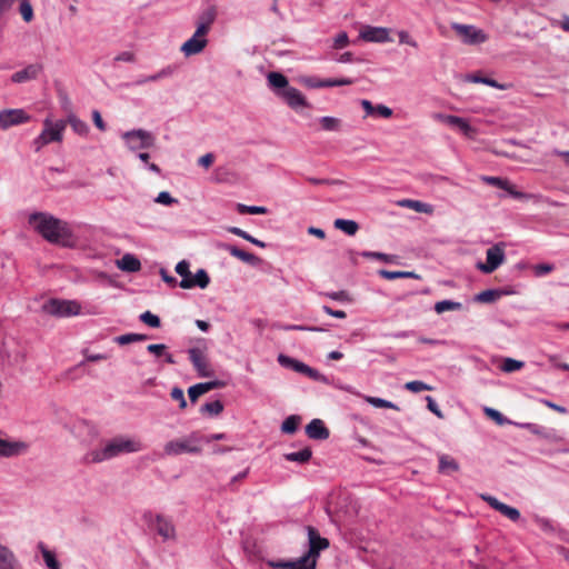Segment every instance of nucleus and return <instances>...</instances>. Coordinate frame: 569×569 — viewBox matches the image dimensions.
Masks as SVG:
<instances>
[{
  "label": "nucleus",
  "mask_w": 569,
  "mask_h": 569,
  "mask_svg": "<svg viewBox=\"0 0 569 569\" xmlns=\"http://www.w3.org/2000/svg\"><path fill=\"white\" fill-rule=\"evenodd\" d=\"M138 158L143 162V166H144L146 169L154 172L156 174H160L161 173V170L158 167V164L149 161V159H150V154L149 153H147V152H139L138 153Z\"/></svg>",
  "instance_id": "nucleus-53"
},
{
  "label": "nucleus",
  "mask_w": 569,
  "mask_h": 569,
  "mask_svg": "<svg viewBox=\"0 0 569 569\" xmlns=\"http://www.w3.org/2000/svg\"><path fill=\"white\" fill-rule=\"evenodd\" d=\"M117 267L127 272H137L141 269L140 260L131 253H126L116 261Z\"/></svg>",
  "instance_id": "nucleus-26"
},
{
  "label": "nucleus",
  "mask_w": 569,
  "mask_h": 569,
  "mask_svg": "<svg viewBox=\"0 0 569 569\" xmlns=\"http://www.w3.org/2000/svg\"><path fill=\"white\" fill-rule=\"evenodd\" d=\"M505 243L499 242L487 249L486 262H478L477 268L483 273H492L505 261Z\"/></svg>",
  "instance_id": "nucleus-8"
},
{
  "label": "nucleus",
  "mask_w": 569,
  "mask_h": 569,
  "mask_svg": "<svg viewBox=\"0 0 569 569\" xmlns=\"http://www.w3.org/2000/svg\"><path fill=\"white\" fill-rule=\"evenodd\" d=\"M435 118L452 128H457L466 137H472L475 133V129L469 124V122L466 119L461 117L437 113L435 114Z\"/></svg>",
  "instance_id": "nucleus-17"
},
{
  "label": "nucleus",
  "mask_w": 569,
  "mask_h": 569,
  "mask_svg": "<svg viewBox=\"0 0 569 569\" xmlns=\"http://www.w3.org/2000/svg\"><path fill=\"white\" fill-rule=\"evenodd\" d=\"M296 372L302 373L315 381L327 382V378L322 373L301 361L296 365Z\"/></svg>",
  "instance_id": "nucleus-32"
},
{
  "label": "nucleus",
  "mask_w": 569,
  "mask_h": 569,
  "mask_svg": "<svg viewBox=\"0 0 569 569\" xmlns=\"http://www.w3.org/2000/svg\"><path fill=\"white\" fill-rule=\"evenodd\" d=\"M189 360L191 361L194 370L197 371L199 377H211L213 376V370L211 365L207 358L206 352L200 348H190L188 350Z\"/></svg>",
  "instance_id": "nucleus-12"
},
{
  "label": "nucleus",
  "mask_w": 569,
  "mask_h": 569,
  "mask_svg": "<svg viewBox=\"0 0 569 569\" xmlns=\"http://www.w3.org/2000/svg\"><path fill=\"white\" fill-rule=\"evenodd\" d=\"M555 269L552 263H539L533 266V273L536 277H542Z\"/></svg>",
  "instance_id": "nucleus-57"
},
{
  "label": "nucleus",
  "mask_w": 569,
  "mask_h": 569,
  "mask_svg": "<svg viewBox=\"0 0 569 569\" xmlns=\"http://www.w3.org/2000/svg\"><path fill=\"white\" fill-rule=\"evenodd\" d=\"M42 70L43 67L40 63L28 64L24 69L14 72L11 76V81L13 83H24L34 80L39 77Z\"/></svg>",
  "instance_id": "nucleus-18"
},
{
  "label": "nucleus",
  "mask_w": 569,
  "mask_h": 569,
  "mask_svg": "<svg viewBox=\"0 0 569 569\" xmlns=\"http://www.w3.org/2000/svg\"><path fill=\"white\" fill-rule=\"evenodd\" d=\"M19 1H20L19 11L22 16V19L26 22H30L33 19V9L30 3V0H19Z\"/></svg>",
  "instance_id": "nucleus-48"
},
{
  "label": "nucleus",
  "mask_w": 569,
  "mask_h": 569,
  "mask_svg": "<svg viewBox=\"0 0 569 569\" xmlns=\"http://www.w3.org/2000/svg\"><path fill=\"white\" fill-rule=\"evenodd\" d=\"M452 29L462 37L463 42L467 44H478L487 40L486 34L482 30L477 29L473 26L453 23Z\"/></svg>",
  "instance_id": "nucleus-13"
},
{
  "label": "nucleus",
  "mask_w": 569,
  "mask_h": 569,
  "mask_svg": "<svg viewBox=\"0 0 569 569\" xmlns=\"http://www.w3.org/2000/svg\"><path fill=\"white\" fill-rule=\"evenodd\" d=\"M166 349L167 347L162 343L149 345L147 347V350L157 357H162V355H164Z\"/></svg>",
  "instance_id": "nucleus-61"
},
{
  "label": "nucleus",
  "mask_w": 569,
  "mask_h": 569,
  "mask_svg": "<svg viewBox=\"0 0 569 569\" xmlns=\"http://www.w3.org/2000/svg\"><path fill=\"white\" fill-rule=\"evenodd\" d=\"M236 209L240 214H264L268 212L266 207L247 206L243 203H237Z\"/></svg>",
  "instance_id": "nucleus-39"
},
{
  "label": "nucleus",
  "mask_w": 569,
  "mask_h": 569,
  "mask_svg": "<svg viewBox=\"0 0 569 569\" xmlns=\"http://www.w3.org/2000/svg\"><path fill=\"white\" fill-rule=\"evenodd\" d=\"M349 43V37L347 32L342 31L338 33L333 40V48L335 49H342L347 47Z\"/></svg>",
  "instance_id": "nucleus-58"
},
{
  "label": "nucleus",
  "mask_w": 569,
  "mask_h": 569,
  "mask_svg": "<svg viewBox=\"0 0 569 569\" xmlns=\"http://www.w3.org/2000/svg\"><path fill=\"white\" fill-rule=\"evenodd\" d=\"M140 450H142V445L139 440L118 436L106 441L100 449L89 451L83 459L87 463H100L120 455L138 452Z\"/></svg>",
  "instance_id": "nucleus-1"
},
{
  "label": "nucleus",
  "mask_w": 569,
  "mask_h": 569,
  "mask_svg": "<svg viewBox=\"0 0 569 569\" xmlns=\"http://www.w3.org/2000/svg\"><path fill=\"white\" fill-rule=\"evenodd\" d=\"M366 401L376 408H388V409L399 410V407L396 403H393L389 400L382 399V398L367 397Z\"/></svg>",
  "instance_id": "nucleus-43"
},
{
  "label": "nucleus",
  "mask_w": 569,
  "mask_h": 569,
  "mask_svg": "<svg viewBox=\"0 0 569 569\" xmlns=\"http://www.w3.org/2000/svg\"><path fill=\"white\" fill-rule=\"evenodd\" d=\"M333 224L337 229L343 231L348 236L356 234L359 229V224L355 220L336 219Z\"/></svg>",
  "instance_id": "nucleus-34"
},
{
  "label": "nucleus",
  "mask_w": 569,
  "mask_h": 569,
  "mask_svg": "<svg viewBox=\"0 0 569 569\" xmlns=\"http://www.w3.org/2000/svg\"><path fill=\"white\" fill-rule=\"evenodd\" d=\"M405 388L411 392H421V391H425V390H431L432 388L425 383L423 381H420V380H413V381H409L405 385Z\"/></svg>",
  "instance_id": "nucleus-52"
},
{
  "label": "nucleus",
  "mask_w": 569,
  "mask_h": 569,
  "mask_svg": "<svg viewBox=\"0 0 569 569\" xmlns=\"http://www.w3.org/2000/svg\"><path fill=\"white\" fill-rule=\"evenodd\" d=\"M82 443L91 445L99 436L97 427L87 420H77L70 429Z\"/></svg>",
  "instance_id": "nucleus-11"
},
{
  "label": "nucleus",
  "mask_w": 569,
  "mask_h": 569,
  "mask_svg": "<svg viewBox=\"0 0 569 569\" xmlns=\"http://www.w3.org/2000/svg\"><path fill=\"white\" fill-rule=\"evenodd\" d=\"M308 536V551L305 553L309 559L317 561L320 552L329 547V540L320 536L319 531L312 527H306Z\"/></svg>",
  "instance_id": "nucleus-10"
},
{
  "label": "nucleus",
  "mask_w": 569,
  "mask_h": 569,
  "mask_svg": "<svg viewBox=\"0 0 569 569\" xmlns=\"http://www.w3.org/2000/svg\"><path fill=\"white\" fill-rule=\"evenodd\" d=\"M461 307H462V305L460 302L452 301V300H441V301L436 302L435 311L437 313H442L448 310H460Z\"/></svg>",
  "instance_id": "nucleus-42"
},
{
  "label": "nucleus",
  "mask_w": 569,
  "mask_h": 569,
  "mask_svg": "<svg viewBox=\"0 0 569 569\" xmlns=\"http://www.w3.org/2000/svg\"><path fill=\"white\" fill-rule=\"evenodd\" d=\"M360 38L367 42H386L389 40V30L382 27L367 26L360 31Z\"/></svg>",
  "instance_id": "nucleus-20"
},
{
  "label": "nucleus",
  "mask_w": 569,
  "mask_h": 569,
  "mask_svg": "<svg viewBox=\"0 0 569 569\" xmlns=\"http://www.w3.org/2000/svg\"><path fill=\"white\" fill-rule=\"evenodd\" d=\"M223 410V403L220 400L206 402L201 406L200 411L210 416H217Z\"/></svg>",
  "instance_id": "nucleus-41"
},
{
  "label": "nucleus",
  "mask_w": 569,
  "mask_h": 569,
  "mask_svg": "<svg viewBox=\"0 0 569 569\" xmlns=\"http://www.w3.org/2000/svg\"><path fill=\"white\" fill-rule=\"evenodd\" d=\"M497 511L509 518L511 521H518L521 517L517 508L508 506L503 502L501 503V506H499V509Z\"/></svg>",
  "instance_id": "nucleus-47"
},
{
  "label": "nucleus",
  "mask_w": 569,
  "mask_h": 569,
  "mask_svg": "<svg viewBox=\"0 0 569 569\" xmlns=\"http://www.w3.org/2000/svg\"><path fill=\"white\" fill-rule=\"evenodd\" d=\"M64 121L67 124L69 123L72 130L80 136H86L89 132V126L74 114H70Z\"/></svg>",
  "instance_id": "nucleus-37"
},
{
  "label": "nucleus",
  "mask_w": 569,
  "mask_h": 569,
  "mask_svg": "<svg viewBox=\"0 0 569 569\" xmlns=\"http://www.w3.org/2000/svg\"><path fill=\"white\" fill-rule=\"evenodd\" d=\"M273 569H316V560L309 559L306 555L296 560L268 561Z\"/></svg>",
  "instance_id": "nucleus-16"
},
{
  "label": "nucleus",
  "mask_w": 569,
  "mask_h": 569,
  "mask_svg": "<svg viewBox=\"0 0 569 569\" xmlns=\"http://www.w3.org/2000/svg\"><path fill=\"white\" fill-rule=\"evenodd\" d=\"M320 124L326 131H338L340 128V120L335 117H322L320 118Z\"/></svg>",
  "instance_id": "nucleus-45"
},
{
  "label": "nucleus",
  "mask_w": 569,
  "mask_h": 569,
  "mask_svg": "<svg viewBox=\"0 0 569 569\" xmlns=\"http://www.w3.org/2000/svg\"><path fill=\"white\" fill-rule=\"evenodd\" d=\"M147 339H148L147 335L126 333V335H121V336L116 337L114 341L118 345H120V346H124V345H129V343L137 342V341H143V340H147Z\"/></svg>",
  "instance_id": "nucleus-38"
},
{
  "label": "nucleus",
  "mask_w": 569,
  "mask_h": 569,
  "mask_svg": "<svg viewBox=\"0 0 569 569\" xmlns=\"http://www.w3.org/2000/svg\"><path fill=\"white\" fill-rule=\"evenodd\" d=\"M207 36L208 32L203 30V26H197L192 37L180 47V51L187 57L199 54L208 44Z\"/></svg>",
  "instance_id": "nucleus-9"
},
{
  "label": "nucleus",
  "mask_w": 569,
  "mask_h": 569,
  "mask_svg": "<svg viewBox=\"0 0 569 569\" xmlns=\"http://www.w3.org/2000/svg\"><path fill=\"white\" fill-rule=\"evenodd\" d=\"M139 320L151 328H159L161 322L157 315L150 311H144L139 316Z\"/></svg>",
  "instance_id": "nucleus-46"
},
{
  "label": "nucleus",
  "mask_w": 569,
  "mask_h": 569,
  "mask_svg": "<svg viewBox=\"0 0 569 569\" xmlns=\"http://www.w3.org/2000/svg\"><path fill=\"white\" fill-rule=\"evenodd\" d=\"M29 223L50 242H59L66 234L64 223L46 212L31 213Z\"/></svg>",
  "instance_id": "nucleus-2"
},
{
  "label": "nucleus",
  "mask_w": 569,
  "mask_h": 569,
  "mask_svg": "<svg viewBox=\"0 0 569 569\" xmlns=\"http://www.w3.org/2000/svg\"><path fill=\"white\" fill-rule=\"evenodd\" d=\"M30 120V116L22 109H7L0 111V128L8 129Z\"/></svg>",
  "instance_id": "nucleus-14"
},
{
  "label": "nucleus",
  "mask_w": 569,
  "mask_h": 569,
  "mask_svg": "<svg viewBox=\"0 0 569 569\" xmlns=\"http://www.w3.org/2000/svg\"><path fill=\"white\" fill-rule=\"evenodd\" d=\"M187 260H180V288L191 289L198 287L204 289L210 283V278L204 269H199L196 274L190 271Z\"/></svg>",
  "instance_id": "nucleus-5"
},
{
  "label": "nucleus",
  "mask_w": 569,
  "mask_h": 569,
  "mask_svg": "<svg viewBox=\"0 0 569 569\" xmlns=\"http://www.w3.org/2000/svg\"><path fill=\"white\" fill-rule=\"evenodd\" d=\"M378 273L380 277L388 279V280L400 279V278L420 279V276L413 271H389L386 269H381L378 271Z\"/></svg>",
  "instance_id": "nucleus-35"
},
{
  "label": "nucleus",
  "mask_w": 569,
  "mask_h": 569,
  "mask_svg": "<svg viewBox=\"0 0 569 569\" xmlns=\"http://www.w3.org/2000/svg\"><path fill=\"white\" fill-rule=\"evenodd\" d=\"M206 393L204 386L202 383H197L191 386L188 390L189 398L192 402H194L200 396Z\"/></svg>",
  "instance_id": "nucleus-55"
},
{
  "label": "nucleus",
  "mask_w": 569,
  "mask_h": 569,
  "mask_svg": "<svg viewBox=\"0 0 569 569\" xmlns=\"http://www.w3.org/2000/svg\"><path fill=\"white\" fill-rule=\"evenodd\" d=\"M143 519L148 530L161 541L167 542L176 539V527L171 519L160 513L146 512Z\"/></svg>",
  "instance_id": "nucleus-3"
},
{
  "label": "nucleus",
  "mask_w": 569,
  "mask_h": 569,
  "mask_svg": "<svg viewBox=\"0 0 569 569\" xmlns=\"http://www.w3.org/2000/svg\"><path fill=\"white\" fill-rule=\"evenodd\" d=\"M214 246L217 249L224 250V251L229 252L232 257H234L248 264L257 266L261 261L260 258H258L253 253L247 252V251L238 248L237 246L221 242V241H217Z\"/></svg>",
  "instance_id": "nucleus-15"
},
{
  "label": "nucleus",
  "mask_w": 569,
  "mask_h": 569,
  "mask_svg": "<svg viewBox=\"0 0 569 569\" xmlns=\"http://www.w3.org/2000/svg\"><path fill=\"white\" fill-rule=\"evenodd\" d=\"M92 120L99 130L104 131L107 129V126L98 110L92 111Z\"/></svg>",
  "instance_id": "nucleus-63"
},
{
  "label": "nucleus",
  "mask_w": 569,
  "mask_h": 569,
  "mask_svg": "<svg viewBox=\"0 0 569 569\" xmlns=\"http://www.w3.org/2000/svg\"><path fill=\"white\" fill-rule=\"evenodd\" d=\"M280 98H282L292 109L303 108L308 106V102L303 94L293 87H289L284 91L280 92Z\"/></svg>",
  "instance_id": "nucleus-21"
},
{
  "label": "nucleus",
  "mask_w": 569,
  "mask_h": 569,
  "mask_svg": "<svg viewBox=\"0 0 569 569\" xmlns=\"http://www.w3.org/2000/svg\"><path fill=\"white\" fill-rule=\"evenodd\" d=\"M19 443H11L0 440V455L6 457L17 455L19 452Z\"/></svg>",
  "instance_id": "nucleus-49"
},
{
  "label": "nucleus",
  "mask_w": 569,
  "mask_h": 569,
  "mask_svg": "<svg viewBox=\"0 0 569 569\" xmlns=\"http://www.w3.org/2000/svg\"><path fill=\"white\" fill-rule=\"evenodd\" d=\"M426 401H427V407L428 409L435 413L437 417L439 418H442V412L441 410L439 409L437 402L435 401V399L430 396H427L426 397Z\"/></svg>",
  "instance_id": "nucleus-60"
},
{
  "label": "nucleus",
  "mask_w": 569,
  "mask_h": 569,
  "mask_svg": "<svg viewBox=\"0 0 569 569\" xmlns=\"http://www.w3.org/2000/svg\"><path fill=\"white\" fill-rule=\"evenodd\" d=\"M513 291L503 289H488L478 293L475 298L476 301L482 303H491L505 295L512 293Z\"/></svg>",
  "instance_id": "nucleus-29"
},
{
  "label": "nucleus",
  "mask_w": 569,
  "mask_h": 569,
  "mask_svg": "<svg viewBox=\"0 0 569 569\" xmlns=\"http://www.w3.org/2000/svg\"><path fill=\"white\" fill-rule=\"evenodd\" d=\"M66 127L64 120L52 121L46 118L41 133L33 140L34 150L38 152L51 142H61Z\"/></svg>",
  "instance_id": "nucleus-4"
},
{
  "label": "nucleus",
  "mask_w": 569,
  "mask_h": 569,
  "mask_svg": "<svg viewBox=\"0 0 569 569\" xmlns=\"http://www.w3.org/2000/svg\"><path fill=\"white\" fill-rule=\"evenodd\" d=\"M305 83L312 89L320 88H330V87H340V86H350L353 83V80L350 78H340V79H319L317 77H310L305 80Z\"/></svg>",
  "instance_id": "nucleus-19"
},
{
  "label": "nucleus",
  "mask_w": 569,
  "mask_h": 569,
  "mask_svg": "<svg viewBox=\"0 0 569 569\" xmlns=\"http://www.w3.org/2000/svg\"><path fill=\"white\" fill-rule=\"evenodd\" d=\"M38 549L40 550L46 566L49 569H61V565L58 561L53 551L49 550L43 542L38 543Z\"/></svg>",
  "instance_id": "nucleus-31"
},
{
  "label": "nucleus",
  "mask_w": 569,
  "mask_h": 569,
  "mask_svg": "<svg viewBox=\"0 0 569 569\" xmlns=\"http://www.w3.org/2000/svg\"><path fill=\"white\" fill-rule=\"evenodd\" d=\"M438 471L442 475H452L459 470L458 461L449 455L441 453L438 456Z\"/></svg>",
  "instance_id": "nucleus-25"
},
{
  "label": "nucleus",
  "mask_w": 569,
  "mask_h": 569,
  "mask_svg": "<svg viewBox=\"0 0 569 569\" xmlns=\"http://www.w3.org/2000/svg\"><path fill=\"white\" fill-rule=\"evenodd\" d=\"M214 161L213 153L209 152L198 159V164L203 168H209Z\"/></svg>",
  "instance_id": "nucleus-64"
},
{
  "label": "nucleus",
  "mask_w": 569,
  "mask_h": 569,
  "mask_svg": "<svg viewBox=\"0 0 569 569\" xmlns=\"http://www.w3.org/2000/svg\"><path fill=\"white\" fill-rule=\"evenodd\" d=\"M227 231L234 236H238V237H240L260 248H266V246H267L263 241L252 237L250 233H248L247 231H244L238 227H227Z\"/></svg>",
  "instance_id": "nucleus-36"
},
{
  "label": "nucleus",
  "mask_w": 569,
  "mask_h": 569,
  "mask_svg": "<svg viewBox=\"0 0 569 569\" xmlns=\"http://www.w3.org/2000/svg\"><path fill=\"white\" fill-rule=\"evenodd\" d=\"M156 202L161 204H172L176 202V199L171 197V194L167 191H162L158 194V197L154 199Z\"/></svg>",
  "instance_id": "nucleus-59"
},
{
  "label": "nucleus",
  "mask_w": 569,
  "mask_h": 569,
  "mask_svg": "<svg viewBox=\"0 0 569 569\" xmlns=\"http://www.w3.org/2000/svg\"><path fill=\"white\" fill-rule=\"evenodd\" d=\"M217 18V11L213 7H209L206 10H203L199 18L197 26H203V30L209 33L212 23L214 22Z\"/></svg>",
  "instance_id": "nucleus-30"
},
{
  "label": "nucleus",
  "mask_w": 569,
  "mask_h": 569,
  "mask_svg": "<svg viewBox=\"0 0 569 569\" xmlns=\"http://www.w3.org/2000/svg\"><path fill=\"white\" fill-rule=\"evenodd\" d=\"M278 362L284 367V368H289V369H292L293 371H296V365L299 363V360L297 359H293L289 356H286V355H279L278 356Z\"/></svg>",
  "instance_id": "nucleus-56"
},
{
  "label": "nucleus",
  "mask_w": 569,
  "mask_h": 569,
  "mask_svg": "<svg viewBox=\"0 0 569 569\" xmlns=\"http://www.w3.org/2000/svg\"><path fill=\"white\" fill-rule=\"evenodd\" d=\"M523 366L525 363L522 361L512 358H506L501 366V370H503L505 372H513L520 370Z\"/></svg>",
  "instance_id": "nucleus-50"
},
{
  "label": "nucleus",
  "mask_w": 569,
  "mask_h": 569,
  "mask_svg": "<svg viewBox=\"0 0 569 569\" xmlns=\"http://www.w3.org/2000/svg\"><path fill=\"white\" fill-rule=\"evenodd\" d=\"M485 415L492 419L497 425L503 426L506 423H511L510 420H508L500 411L486 407L485 408Z\"/></svg>",
  "instance_id": "nucleus-44"
},
{
  "label": "nucleus",
  "mask_w": 569,
  "mask_h": 569,
  "mask_svg": "<svg viewBox=\"0 0 569 569\" xmlns=\"http://www.w3.org/2000/svg\"><path fill=\"white\" fill-rule=\"evenodd\" d=\"M516 426L527 429L529 432L537 435L539 437H542L545 439H553L555 438V430L553 429H547L542 426H539L537 423L532 422H515Z\"/></svg>",
  "instance_id": "nucleus-28"
},
{
  "label": "nucleus",
  "mask_w": 569,
  "mask_h": 569,
  "mask_svg": "<svg viewBox=\"0 0 569 569\" xmlns=\"http://www.w3.org/2000/svg\"><path fill=\"white\" fill-rule=\"evenodd\" d=\"M42 310L54 317H71L79 315L81 307L73 300L51 298L43 303Z\"/></svg>",
  "instance_id": "nucleus-6"
},
{
  "label": "nucleus",
  "mask_w": 569,
  "mask_h": 569,
  "mask_svg": "<svg viewBox=\"0 0 569 569\" xmlns=\"http://www.w3.org/2000/svg\"><path fill=\"white\" fill-rule=\"evenodd\" d=\"M116 62L123 61V62H134L136 56L134 53L130 51H122L119 54H117L113 59Z\"/></svg>",
  "instance_id": "nucleus-62"
},
{
  "label": "nucleus",
  "mask_w": 569,
  "mask_h": 569,
  "mask_svg": "<svg viewBox=\"0 0 569 569\" xmlns=\"http://www.w3.org/2000/svg\"><path fill=\"white\" fill-rule=\"evenodd\" d=\"M306 433L313 440H326L329 438V429L320 419H312L306 427Z\"/></svg>",
  "instance_id": "nucleus-22"
},
{
  "label": "nucleus",
  "mask_w": 569,
  "mask_h": 569,
  "mask_svg": "<svg viewBox=\"0 0 569 569\" xmlns=\"http://www.w3.org/2000/svg\"><path fill=\"white\" fill-rule=\"evenodd\" d=\"M300 417L299 416H289L286 418L281 425V431L283 433H295L299 427Z\"/></svg>",
  "instance_id": "nucleus-40"
},
{
  "label": "nucleus",
  "mask_w": 569,
  "mask_h": 569,
  "mask_svg": "<svg viewBox=\"0 0 569 569\" xmlns=\"http://www.w3.org/2000/svg\"><path fill=\"white\" fill-rule=\"evenodd\" d=\"M469 80L475 83H483V84H487L492 88L505 89L503 84H500L498 81H496L495 79H491V78L480 77V76H470Z\"/></svg>",
  "instance_id": "nucleus-51"
},
{
  "label": "nucleus",
  "mask_w": 569,
  "mask_h": 569,
  "mask_svg": "<svg viewBox=\"0 0 569 569\" xmlns=\"http://www.w3.org/2000/svg\"><path fill=\"white\" fill-rule=\"evenodd\" d=\"M397 206H399L401 208L412 209L416 212H420V213L431 214L433 212V207L431 204L419 201V200H413V199L398 200Z\"/></svg>",
  "instance_id": "nucleus-27"
},
{
  "label": "nucleus",
  "mask_w": 569,
  "mask_h": 569,
  "mask_svg": "<svg viewBox=\"0 0 569 569\" xmlns=\"http://www.w3.org/2000/svg\"><path fill=\"white\" fill-rule=\"evenodd\" d=\"M122 139L131 151L148 149L154 143L152 133L143 129L127 131L122 134Z\"/></svg>",
  "instance_id": "nucleus-7"
},
{
  "label": "nucleus",
  "mask_w": 569,
  "mask_h": 569,
  "mask_svg": "<svg viewBox=\"0 0 569 569\" xmlns=\"http://www.w3.org/2000/svg\"><path fill=\"white\" fill-rule=\"evenodd\" d=\"M284 459L287 461H293L298 463H306L308 462L312 457V451L309 447H306L297 452H289L283 455Z\"/></svg>",
  "instance_id": "nucleus-33"
},
{
  "label": "nucleus",
  "mask_w": 569,
  "mask_h": 569,
  "mask_svg": "<svg viewBox=\"0 0 569 569\" xmlns=\"http://www.w3.org/2000/svg\"><path fill=\"white\" fill-rule=\"evenodd\" d=\"M482 180L490 186H495L502 190H506L510 196H512L516 199H520V198L525 197V194L522 192L515 190L513 186L507 179H502L499 177L485 176V177H482Z\"/></svg>",
  "instance_id": "nucleus-23"
},
{
  "label": "nucleus",
  "mask_w": 569,
  "mask_h": 569,
  "mask_svg": "<svg viewBox=\"0 0 569 569\" xmlns=\"http://www.w3.org/2000/svg\"><path fill=\"white\" fill-rule=\"evenodd\" d=\"M361 256L365 258L381 260L383 262H391L393 260V256L376 251H362Z\"/></svg>",
  "instance_id": "nucleus-54"
},
{
  "label": "nucleus",
  "mask_w": 569,
  "mask_h": 569,
  "mask_svg": "<svg viewBox=\"0 0 569 569\" xmlns=\"http://www.w3.org/2000/svg\"><path fill=\"white\" fill-rule=\"evenodd\" d=\"M268 84L271 90L274 91L277 96L280 97V92L284 91L289 88V81L287 77L280 72L272 71L267 76Z\"/></svg>",
  "instance_id": "nucleus-24"
}]
</instances>
